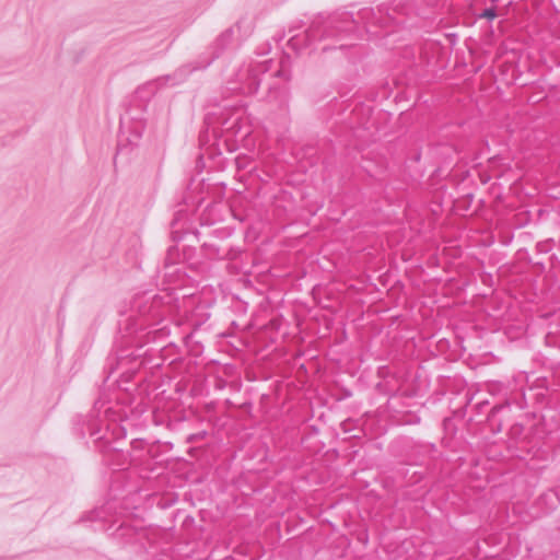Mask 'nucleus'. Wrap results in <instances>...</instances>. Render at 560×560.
Listing matches in <instances>:
<instances>
[{"label":"nucleus","instance_id":"nucleus-1","mask_svg":"<svg viewBox=\"0 0 560 560\" xmlns=\"http://www.w3.org/2000/svg\"><path fill=\"white\" fill-rule=\"evenodd\" d=\"M405 10V5L400 3L393 8L378 7L376 10L363 8L357 13V18L352 12L346 10L336 11L326 18L319 16L314 20L302 35L293 34L288 40V46L294 52L301 54L304 49L313 47L316 42L327 39L341 42L354 36L360 22L380 25L381 27L389 24L406 26L407 21L402 18L406 14Z\"/></svg>","mask_w":560,"mask_h":560},{"label":"nucleus","instance_id":"nucleus-2","mask_svg":"<svg viewBox=\"0 0 560 560\" xmlns=\"http://www.w3.org/2000/svg\"><path fill=\"white\" fill-rule=\"evenodd\" d=\"M234 38L233 27L223 31L207 48L205 52L199 55L195 60L189 61L177 68L173 74L166 75L165 81L171 84H179L188 79L196 71L208 69L225 50L230 48Z\"/></svg>","mask_w":560,"mask_h":560},{"label":"nucleus","instance_id":"nucleus-3","mask_svg":"<svg viewBox=\"0 0 560 560\" xmlns=\"http://www.w3.org/2000/svg\"><path fill=\"white\" fill-rule=\"evenodd\" d=\"M131 310L137 313L135 329L147 330V335L164 329L156 328L163 322V298L158 294L142 293L133 298Z\"/></svg>","mask_w":560,"mask_h":560},{"label":"nucleus","instance_id":"nucleus-4","mask_svg":"<svg viewBox=\"0 0 560 560\" xmlns=\"http://www.w3.org/2000/svg\"><path fill=\"white\" fill-rule=\"evenodd\" d=\"M127 330H130L127 335H121L116 339V360L118 364H124L126 362H132L138 359H141L147 354V350L143 349V345L140 343V337H131L132 331L138 332L140 329H135V322L131 324V328L127 327Z\"/></svg>","mask_w":560,"mask_h":560},{"label":"nucleus","instance_id":"nucleus-5","mask_svg":"<svg viewBox=\"0 0 560 560\" xmlns=\"http://www.w3.org/2000/svg\"><path fill=\"white\" fill-rule=\"evenodd\" d=\"M268 71L267 61L249 65L241 69L237 73L238 84L233 90H238L243 94L253 95L259 90L261 78L260 75Z\"/></svg>","mask_w":560,"mask_h":560},{"label":"nucleus","instance_id":"nucleus-6","mask_svg":"<svg viewBox=\"0 0 560 560\" xmlns=\"http://www.w3.org/2000/svg\"><path fill=\"white\" fill-rule=\"evenodd\" d=\"M207 124L212 128L214 135L223 136L225 132L236 136L240 131V116L231 114L228 117L218 116L214 119L208 117Z\"/></svg>","mask_w":560,"mask_h":560},{"label":"nucleus","instance_id":"nucleus-7","mask_svg":"<svg viewBox=\"0 0 560 560\" xmlns=\"http://www.w3.org/2000/svg\"><path fill=\"white\" fill-rule=\"evenodd\" d=\"M524 425L521 423H514L509 429V442L508 450L509 452L518 457L524 458L523 450L526 446V439L523 436L524 434Z\"/></svg>","mask_w":560,"mask_h":560},{"label":"nucleus","instance_id":"nucleus-8","mask_svg":"<svg viewBox=\"0 0 560 560\" xmlns=\"http://www.w3.org/2000/svg\"><path fill=\"white\" fill-rule=\"evenodd\" d=\"M104 407V402H102L101 399H98L94 402L93 409L89 415L88 431L90 436L94 438L96 442L102 441L106 438L105 433H103V420L100 419L102 408Z\"/></svg>","mask_w":560,"mask_h":560},{"label":"nucleus","instance_id":"nucleus-9","mask_svg":"<svg viewBox=\"0 0 560 560\" xmlns=\"http://www.w3.org/2000/svg\"><path fill=\"white\" fill-rule=\"evenodd\" d=\"M205 255L210 259H234L236 254L231 248H224L217 243H203Z\"/></svg>","mask_w":560,"mask_h":560},{"label":"nucleus","instance_id":"nucleus-10","mask_svg":"<svg viewBox=\"0 0 560 560\" xmlns=\"http://www.w3.org/2000/svg\"><path fill=\"white\" fill-rule=\"evenodd\" d=\"M137 532L129 525L121 523L113 533V538L120 544H131L136 540Z\"/></svg>","mask_w":560,"mask_h":560},{"label":"nucleus","instance_id":"nucleus-11","mask_svg":"<svg viewBox=\"0 0 560 560\" xmlns=\"http://www.w3.org/2000/svg\"><path fill=\"white\" fill-rule=\"evenodd\" d=\"M110 505L107 504L106 506H102L100 509H95L93 511H90L89 513H86L84 516H82L81 521L82 522H92V523H95V522H105L106 521V513L108 510H110Z\"/></svg>","mask_w":560,"mask_h":560},{"label":"nucleus","instance_id":"nucleus-12","mask_svg":"<svg viewBox=\"0 0 560 560\" xmlns=\"http://www.w3.org/2000/svg\"><path fill=\"white\" fill-rule=\"evenodd\" d=\"M540 500L548 501L551 504L560 503V487L548 490L540 497Z\"/></svg>","mask_w":560,"mask_h":560},{"label":"nucleus","instance_id":"nucleus-13","mask_svg":"<svg viewBox=\"0 0 560 560\" xmlns=\"http://www.w3.org/2000/svg\"><path fill=\"white\" fill-rule=\"evenodd\" d=\"M497 18V10L494 7L486 8L481 13L478 14V19H486L492 21Z\"/></svg>","mask_w":560,"mask_h":560},{"label":"nucleus","instance_id":"nucleus-14","mask_svg":"<svg viewBox=\"0 0 560 560\" xmlns=\"http://www.w3.org/2000/svg\"><path fill=\"white\" fill-rule=\"evenodd\" d=\"M352 45H353L352 43H340L339 45H329V44H325V45H323V46L320 47V50H322L323 52H326V51H328V50L337 49V48H339V49H345V48L350 47V46H352Z\"/></svg>","mask_w":560,"mask_h":560},{"label":"nucleus","instance_id":"nucleus-15","mask_svg":"<svg viewBox=\"0 0 560 560\" xmlns=\"http://www.w3.org/2000/svg\"><path fill=\"white\" fill-rule=\"evenodd\" d=\"M503 410H509V406L497 405V406L492 407L490 415H489V419H491V420L494 419L495 415Z\"/></svg>","mask_w":560,"mask_h":560},{"label":"nucleus","instance_id":"nucleus-16","mask_svg":"<svg viewBox=\"0 0 560 560\" xmlns=\"http://www.w3.org/2000/svg\"><path fill=\"white\" fill-rule=\"evenodd\" d=\"M145 441L144 440H141V439H136V440H132L131 441V447L132 450L137 451V450H143L144 446H145Z\"/></svg>","mask_w":560,"mask_h":560},{"label":"nucleus","instance_id":"nucleus-17","mask_svg":"<svg viewBox=\"0 0 560 560\" xmlns=\"http://www.w3.org/2000/svg\"><path fill=\"white\" fill-rule=\"evenodd\" d=\"M275 75L278 77V78H282L284 80H289V78H290L288 71L284 70L283 68L277 70L275 72Z\"/></svg>","mask_w":560,"mask_h":560},{"label":"nucleus","instance_id":"nucleus-18","mask_svg":"<svg viewBox=\"0 0 560 560\" xmlns=\"http://www.w3.org/2000/svg\"><path fill=\"white\" fill-rule=\"evenodd\" d=\"M205 435H206L205 431L197 433V434H191L188 436V442L197 441L198 439H202Z\"/></svg>","mask_w":560,"mask_h":560},{"label":"nucleus","instance_id":"nucleus-19","mask_svg":"<svg viewBox=\"0 0 560 560\" xmlns=\"http://www.w3.org/2000/svg\"><path fill=\"white\" fill-rule=\"evenodd\" d=\"M103 412H104V418L108 419L110 417V415L113 413V410L110 407H106V408H104Z\"/></svg>","mask_w":560,"mask_h":560},{"label":"nucleus","instance_id":"nucleus-20","mask_svg":"<svg viewBox=\"0 0 560 560\" xmlns=\"http://www.w3.org/2000/svg\"><path fill=\"white\" fill-rule=\"evenodd\" d=\"M283 38H284V34H281V35H277V36H275V39H276L277 42H281Z\"/></svg>","mask_w":560,"mask_h":560},{"label":"nucleus","instance_id":"nucleus-21","mask_svg":"<svg viewBox=\"0 0 560 560\" xmlns=\"http://www.w3.org/2000/svg\"><path fill=\"white\" fill-rule=\"evenodd\" d=\"M217 136L221 137V136H220V133H218ZM224 136H226V137H225V140H229V137H230V136L232 137V135H231V133H228V132H225L222 137H224Z\"/></svg>","mask_w":560,"mask_h":560},{"label":"nucleus","instance_id":"nucleus-22","mask_svg":"<svg viewBox=\"0 0 560 560\" xmlns=\"http://www.w3.org/2000/svg\"><path fill=\"white\" fill-rule=\"evenodd\" d=\"M502 430V425L501 423L498 425V428L495 430H493L494 432H500Z\"/></svg>","mask_w":560,"mask_h":560},{"label":"nucleus","instance_id":"nucleus-23","mask_svg":"<svg viewBox=\"0 0 560 560\" xmlns=\"http://www.w3.org/2000/svg\"><path fill=\"white\" fill-rule=\"evenodd\" d=\"M296 30V27H290L289 33H293Z\"/></svg>","mask_w":560,"mask_h":560},{"label":"nucleus","instance_id":"nucleus-24","mask_svg":"<svg viewBox=\"0 0 560 560\" xmlns=\"http://www.w3.org/2000/svg\"><path fill=\"white\" fill-rule=\"evenodd\" d=\"M104 427H105V430H107V429H108V427H109V424H108V423H105V424H104Z\"/></svg>","mask_w":560,"mask_h":560}]
</instances>
